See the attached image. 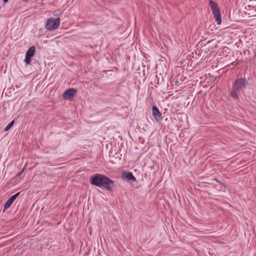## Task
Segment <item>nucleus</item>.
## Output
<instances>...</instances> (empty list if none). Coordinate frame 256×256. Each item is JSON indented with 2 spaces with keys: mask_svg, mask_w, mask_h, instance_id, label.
Masks as SVG:
<instances>
[{
  "mask_svg": "<svg viewBox=\"0 0 256 256\" xmlns=\"http://www.w3.org/2000/svg\"><path fill=\"white\" fill-rule=\"evenodd\" d=\"M8 0H3V2L4 4H6V2H8Z\"/></svg>",
  "mask_w": 256,
  "mask_h": 256,
  "instance_id": "14",
  "label": "nucleus"
},
{
  "mask_svg": "<svg viewBox=\"0 0 256 256\" xmlns=\"http://www.w3.org/2000/svg\"><path fill=\"white\" fill-rule=\"evenodd\" d=\"M248 84V82L245 78H236L232 84L230 96L235 100H238V94L243 89L246 88Z\"/></svg>",
  "mask_w": 256,
  "mask_h": 256,
  "instance_id": "1",
  "label": "nucleus"
},
{
  "mask_svg": "<svg viewBox=\"0 0 256 256\" xmlns=\"http://www.w3.org/2000/svg\"><path fill=\"white\" fill-rule=\"evenodd\" d=\"M152 116L158 122L162 120V114L158 110V108L156 106H153L152 108Z\"/></svg>",
  "mask_w": 256,
  "mask_h": 256,
  "instance_id": "9",
  "label": "nucleus"
},
{
  "mask_svg": "<svg viewBox=\"0 0 256 256\" xmlns=\"http://www.w3.org/2000/svg\"><path fill=\"white\" fill-rule=\"evenodd\" d=\"M35 51V47L32 46L30 47L26 52L24 59V62L26 65L30 64L31 62V58L34 56Z\"/></svg>",
  "mask_w": 256,
  "mask_h": 256,
  "instance_id": "5",
  "label": "nucleus"
},
{
  "mask_svg": "<svg viewBox=\"0 0 256 256\" xmlns=\"http://www.w3.org/2000/svg\"><path fill=\"white\" fill-rule=\"evenodd\" d=\"M77 92L76 88H68L63 94V98L66 100H71Z\"/></svg>",
  "mask_w": 256,
  "mask_h": 256,
  "instance_id": "6",
  "label": "nucleus"
},
{
  "mask_svg": "<svg viewBox=\"0 0 256 256\" xmlns=\"http://www.w3.org/2000/svg\"><path fill=\"white\" fill-rule=\"evenodd\" d=\"M209 4L216 24L218 25H220L222 23V14L218 4L213 0H210L209 2Z\"/></svg>",
  "mask_w": 256,
  "mask_h": 256,
  "instance_id": "3",
  "label": "nucleus"
},
{
  "mask_svg": "<svg viewBox=\"0 0 256 256\" xmlns=\"http://www.w3.org/2000/svg\"><path fill=\"white\" fill-rule=\"evenodd\" d=\"M14 120H12V122H10L7 126H6L4 128V132H7L8 131L12 126L14 125Z\"/></svg>",
  "mask_w": 256,
  "mask_h": 256,
  "instance_id": "10",
  "label": "nucleus"
},
{
  "mask_svg": "<svg viewBox=\"0 0 256 256\" xmlns=\"http://www.w3.org/2000/svg\"><path fill=\"white\" fill-rule=\"evenodd\" d=\"M90 183L92 185L96 186V174H94L91 176Z\"/></svg>",
  "mask_w": 256,
  "mask_h": 256,
  "instance_id": "11",
  "label": "nucleus"
},
{
  "mask_svg": "<svg viewBox=\"0 0 256 256\" xmlns=\"http://www.w3.org/2000/svg\"><path fill=\"white\" fill-rule=\"evenodd\" d=\"M114 186V182L112 180L104 175L97 174V187L110 191Z\"/></svg>",
  "mask_w": 256,
  "mask_h": 256,
  "instance_id": "2",
  "label": "nucleus"
},
{
  "mask_svg": "<svg viewBox=\"0 0 256 256\" xmlns=\"http://www.w3.org/2000/svg\"><path fill=\"white\" fill-rule=\"evenodd\" d=\"M122 178L123 180H126L128 182H134L136 181V178L131 172H124L122 173Z\"/></svg>",
  "mask_w": 256,
  "mask_h": 256,
  "instance_id": "7",
  "label": "nucleus"
},
{
  "mask_svg": "<svg viewBox=\"0 0 256 256\" xmlns=\"http://www.w3.org/2000/svg\"><path fill=\"white\" fill-rule=\"evenodd\" d=\"M28 0H23L24 2H27Z\"/></svg>",
  "mask_w": 256,
  "mask_h": 256,
  "instance_id": "15",
  "label": "nucleus"
},
{
  "mask_svg": "<svg viewBox=\"0 0 256 256\" xmlns=\"http://www.w3.org/2000/svg\"><path fill=\"white\" fill-rule=\"evenodd\" d=\"M24 170L23 169L21 172L18 173L16 174V176H20L22 174Z\"/></svg>",
  "mask_w": 256,
  "mask_h": 256,
  "instance_id": "13",
  "label": "nucleus"
},
{
  "mask_svg": "<svg viewBox=\"0 0 256 256\" xmlns=\"http://www.w3.org/2000/svg\"><path fill=\"white\" fill-rule=\"evenodd\" d=\"M20 192H17L16 194H14V195L12 196L10 198H8L7 201L6 202V204H4V211L7 210L8 208L10 207L11 204H12V202L14 201V200L16 199V198L18 196Z\"/></svg>",
  "mask_w": 256,
  "mask_h": 256,
  "instance_id": "8",
  "label": "nucleus"
},
{
  "mask_svg": "<svg viewBox=\"0 0 256 256\" xmlns=\"http://www.w3.org/2000/svg\"><path fill=\"white\" fill-rule=\"evenodd\" d=\"M216 182H218V183L220 184L223 185L224 186V185L220 180H218L216 179Z\"/></svg>",
  "mask_w": 256,
  "mask_h": 256,
  "instance_id": "12",
  "label": "nucleus"
},
{
  "mask_svg": "<svg viewBox=\"0 0 256 256\" xmlns=\"http://www.w3.org/2000/svg\"><path fill=\"white\" fill-rule=\"evenodd\" d=\"M60 24V18H49L48 19L46 24L45 28L50 31H52L57 29Z\"/></svg>",
  "mask_w": 256,
  "mask_h": 256,
  "instance_id": "4",
  "label": "nucleus"
}]
</instances>
